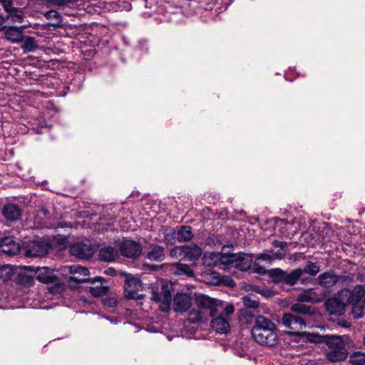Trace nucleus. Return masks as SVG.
Instances as JSON below:
<instances>
[{"mask_svg": "<svg viewBox=\"0 0 365 365\" xmlns=\"http://www.w3.org/2000/svg\"><path fill=\"white\" fill-rule=\"evenodd\" d=\"M58 240L59 241V240H60V238H59V239H58ZM61 241L60 242H61V243H62V244H63L65 242H66V241H67V238H66V237H63V238H61Z\"/></svg>", "mask_w": 365, "mask_h": 365, "instance_id": "obj_51", "label": "nucleus"}, {"mask_svg": "<svg viewBox=\"0 0 365 365\" xmlns=\"http://www.w3.org/2000/svg\"><path fill=\"white\" fill-rule=\"evenodd\" d=\"M44 215H46L48 212L47 210L43 208L41 211Z\"/></svg>", "mask_w": 365, "mask_h": 365, "instance_id": "obj_52", "label": "nucleus"}, {"mask_svg": "<svg viewBox=\"0 0 365 365\" xmlns=\"http://www.w3.org/2000/svg\"><path fill=\"white\" fill-rule=\"evenodd\" d=\"M292 310L299 314H307L311 313V307L301 303H296L292 306Z\"/></svg>", "mask_w": 365, "mask_h": 365, "instance_id": "obj_40", "label": "nucleus"}, {"mask_svg": "<svg viewBox=\"0 0 365 365\" xmlns=\"http://www.w3.org/2000/svg\"><path fill=\"white\" fill-rule=\"evenodd\" d=\"M124 289L125 296L128 299H140L145 296L140 281L131 275L126 277Z\"/></svg>", "mask_w": 365, "mask_h": 365, "instance_id": "obj_8", "label": "nucleus"}, {"mask_svg": "<svg viewBox=\"0 0 365 365\" xmlns=\"http://www.w3.org/2000/svg\"><path fill=\"white\" fill-rule=\"evenodd\" d=\"M62 272L63 273V274H71L73 275L69 277V282H76L77 284H81L86 282H90L91 283L93 284L96 282L102 283L103 280V278L101 277L89 278L88 269L78 264L65 266L62 269Z\"/></svg>", "mask_w": 365, "mask_h": 365, "instance_id": "obj_5", "label": "nucleus"}, {"mask_svg": "<svg viewBox=\"0 0 365 365\" xmlns=\"http://www.w3.org/2000/svg\"><path fill=\"white\" fill-rule=\"evenodd\" d=\"M34 275L38 281L45 284H52L48 287L49 292L52 294H58L63 291V286L54 276L53 272L47 267H38L34 272Z\"/></svg>", "mask_w": 365, "mask_h": 365, "instance_id": "obj_6", "label": "nucleus"}, {"mask_svg": "<svg viewBox=\"0 0 365 365\" xmlns=\"http://www.w3.org/2000/svg\"><path fill=\"white\" fill-rule=\"evenodd\" d=\"M365 289L362 285H357L354 289L349 290L348 289H343L341 292L340 297L343 300L346 299V303L359 304L363 303L361 300L364 296Z\"/></svg>", "mask_w": 365, "mask_h": 365, "instance_id": "obj_13", "label": "nucleus"}, {"mask_svg": "<svg viewBox=\"0 0 365 365\" xmlns=\"http://www.w3.org/2000/svg\"><path fill=\"white\" fill-rule=\"evenodd\" d=\"M274 259L273 256L271 253H262L258 255L255 262L253 263V269L255 272L259 274H263L266 272V269L263 267L259 266L258 262L259 260L266 261L268 262H271Z\"/></svg>", "mask_w": 365, "mask_h": 365, "instance_id": "obj_29", "label": "nucleus"}, {"mask_svg": "<svg viewBox=\"0 0 365 365\" xmlns=\"http://www.w3.org/2000/svg\"><path fill=\"white\" fill-rule=\"evenodd\" d=\"M2 215L7 220L16 221L21 217V210L18 205L9 203L2 208Z\"/></svg>", "mask_w": 365, "mask_h": 365, "instance_id": "obj_19", "label": "nucleus"}, {"mask_svg": "<svg viewBox=\"0 0 365 365\" xmlns=\"http://www.w3.org/2000/svg\"><path fill=\"white\" fill-rule=\"evenodd\" d=\"M302 270L304 271V273L309 274L312 276H315L319 273L320 267L317 263L309 261L307 262L304 269Z\"/></svg>", "mask_w": 365, "mask_h": 365, "instance_id": "obj_38", "label": "nucleus"}, {"mask_svg": "<svg viewBox=\"0 0 365 365\" xmlns=\"http://www.w3.org/2000/svg\"><path fill=\"white\" fill-rule=\"evenodd\" d=\"M228 284L231 287H233L235 284V283L234 282L233 280H230Z\"/></svg>", "mask_w": 365, "mask_h": 365, "instance_id": "obj_53", "label": "nucleus"}, {"mask_svg": "<svg viewBox=\"0 0 365 365\" xmlns=\"http://www.w3.org/2000/svg\"><path fill=\"white\" fill-rule=\"evenodd\" d=\"M192 304L190 297L185 293H177L173 299V309L177 312L187 311Z\"/></svg>", "mask_w": 365, "mask_h": 365, "instance_id": "obj_16", "label": "nucleus"}, {"mask_svg": "<svg viewBox=\"0 0 365 365\" xmlns=\"http://www.w3.org/2000/svg\"><path fill=\"white\" fill-rule=\"evenodd\" d=\"M7 21L6 16L4 17L2 16H0V30L4 29L5 26V23Z\"/></svg>", "mask_w": 365, "mask_h": 365, "instance_id": "obj_49", "label": "nucleus"}, {"mask_svg": "<svg viewBox=\"0 0 365 365\" xmlns=\"http://www.w3.org/2000/svg\"><path fill=\"white\" fill-rule=\"evenodd\" d=\"M242 302L245 307L250 309H257L259 305L258 297L252 294L245 296L242 298Z\"/></svg>", "mask_w": 365, "mask_h": 365, "instance_id": "obj_33", "label": "nucleus"}, {"mask_svg": "<svg viewBox=\"0 0 365 365\" xmlns=\"http://www.w3.org/2000/svg\"><path fill=\"white\" fill-rule=\"evenodd\" d=\"M287 252V243L274 240L272 243V249L270 251L274 259H283Z\"/></svg>", "mask_w": 365, "mask_h": 365, "instance_id": "obj_21", "label": "nucleus"}, {"mask_svg": "<svg viewBox=\"0 0 365 365\" xmlns=\"http://www.w3.org/2000/svg\"><path fill=\"white\" fill-rule=\"evenodd\" d=\"M325 339V344L327 346L326 356L329 361L338 362L346 359L348 351L346 349L344 336L326 335Z\"/></svg>", "mask_w": 365, "mask_h": 365, "instance_id": "obj_3", "label": "nucleus"}, {"mask_svg": "<svg viewBox=\"0 0 365 365\" xmlns=\"http://www.w3.org/2000/svg\"><path fill=\"white\" fill-rule=\"evenodd\" d=\"M103 304L108 307H113L116 305L117 301L115 298H106L103 299Z\"/></svg>", "mask_w": 365, "mask_h": 365, "instance_id": "obj_46", "label": "nucleus"}, {"mask_svg": "<svg viewBox=\"0 0 365 365\" xmlns=\"http://www.w3.org/2000/svg\"><path fill=\"white\" fill-rule=\"evenodd\" d=\"M185 259L194 261L200 258L202 255V250L196 245H186L184 249Z\"/></svg>", "mask_w": 365, "mask_h": 365, "instance_id": "obj_26", "label": "nucleus"}, {"mask_svg": "<svg viewBox=\"0 0 365 365\" xmlns=\"http://www.w3.org/2000/svg\"><path fill=\"white\" fill-rule=\"evenodd\" d=\"M89 292L91 294V295L95 297H102L108 294V287L102 285L91 287L89 289Z\"/></svg>", "mask_w": 365, "mask_h": 365, "instance_id": "obj_37", "label": "nucleus"}, {"mask_svg": "<svg viewBox=\"0 0 365 365\" xmlns=\"http://www.w3.org/2000/svg\"><path fill=\"white\" fill-rule=\"evenodd\" d=\"M252 291H254L256 293L260 294L262 296H264L266 297H270L272 296V292L268 289L262 288L259 286H255L252 288Z\"/></svg>", "mask_w": 365, "mask_h": 365, "instance_id": "obj_45", "label": "nucleus"}, {"mask_svg": "<svg viewBox=\"0 0 365 365\" xmlns=\"http://www.w3.org/2000/svg\"><path fill=\"white\" fill-rule=\"evenodd\" d=\"M151 299L156 302H160L159 309L163 312H167L170 310L171 304V293L169 286L163 284L161 285V292H159L152 288Z\"/></svg>", "mask_w": 365, "mask_h": 365, "instance_id": "obj_9", "label": "nucleus"}, {"mask_svg": "<svg viewBox=\"0 0 365 365\" xmlns=\"http://www.w3.org/2000/svg\"><path fill=\"white\" fill-rule=\"evenodd\" d=\"M361 282H363L364 283V286H365V275L361 277Z\"/></svg>", "mask_w": 365, "mask_h": 365, "instance_id": "obj_54", "label": "nucleus"}, {"mask_svg": "<svg viewBox=\"0 0 365 365\" xmlns=\"http://www.w3.org/2000/svg\"><path fill=\"white\" fill-rule=\"evenodd\" d=\"M349 363L353 365H365V353L353 352L349 356Z\"/></svg>", "mask_w": 365, "mask_h": 365, "instance_id": "obj_34", "label": "nucleus"}, {"mask_svg": "<svg viewBox=\"0 0 365 365\" xmlns=\"http://www.w3.org/2000/svg\"><path fill=\"white\" fill-rule=\"evenodd\" d=\"M304 274L302 269L298 268L291 272H285L284 283L289 285H294Z\"/></svg>", "mask_w": 365, "mask_h": 365, "instance_id": "obj_28", "label": "nucleus"}, {"mask_svg": "<svg viewBox=\"0 0 365 365\" xmlns=\"http://www.w3.org/2000/svg\"><path fill=\"white\" fill-rule=\"evenodd\" d=\"M325 296V293L322 289L319 288H312L299 294L297 300L300 302L316 303L323 301Z\"/></svg>", "mask_w": 365, "mask_h": 365, "instance_id": "obj_14", "label": "nucleus"}, {"mask_svg": "<svg viewBox=\"0 0 365 365\" xmlns=\"http://www.w3.org/2000/svg\"><path fill=\"white\" fill-rule=\"evenodd\" d=\"M120 226L122 229L123 231H129V230H134V227H133V225L131 224H129V225H125V223H124V220H121L120 221Z\"/></svg>", "mask_w": 365, "mask_h": 365, "instance_id": "obj_48", "label": "nucleus"}, {"mask_svg": "<svg viewBox=\"0 0 365 365\" xmlns=\"http://www.w3.org/2000/svg\"><path fill=\"white\" fill-rule=\"evenodd\" d=\"M284 275L285 271L279 268L273 269L269 271L270 277L272 281L276 283L284 282Z\"/></svg>", "mask_w": 365, "mask_h": 365, "instance_id": "obj_35", "label": "nucleus"}, {"mask_svg": "<svg viewBox=\"0 0 365 365\" xmlns=\"http://www.w3.org/2000/svg\"><path fill=\"white\" fill-rule=\"evenodd\" d=\"M239 355L240 356H245V353L241 352L240 354H239Z\"/></svg>", "mask_w": 365, "mask_h": 365, "instance_id": "obj_55", "label": "nucleus"}, {"mask_svg": "<svg viewBox=\"0 0 365 365\" xmlns=\"http://www.w3.org/2000/svg\"><path fill=\"white\" fill-rule=\"evenodd\" d=\"M44 16L47 19L56 20L57 22H60L61 20V16L60 14L55 10H50V11H46L44 14Z\"/></svg>", "mask_w": 365, "mask_h": 365, "instance_id": "obj_44", "label": "nucleus"}, {"mask_svg": "<svg viewBox=\"0 0 365 365\" xmlns=\"http://www.w3.org/2000/svg\"><path fill=\"white\" fill-rule=\"evenodd\" d=\"M277 223H280V225L284 224L286 225L287 222L285 220H279Z\"/></svg>", "mask_w": 365, "mask_h": 365, "instance_id": "obj_50", "label": "nucleus"}, {"mask_svg": "<svg viewBox=\"0 0 365 365\" xmlns=\"http://www.w3.org/2000/svg\"><path fill=\"white\" fill-rule=\"evenodd\" d=\"M175 267L176 269L175 273L176 274H185L188 277L193 276V272L188 265L182 263H177Z\"/></svg>", "mask_w": 365, "mask_h": 365, "instance_id": "obj_39", "label": "nucleus"}, {"mask_svg": "<svg viewBox=\"0 0 365 365\" xmlns=\"http://www.w3.org/2000/svg\"><path fill=\"white\" fill-rule=\"evenodd\" d=\"M76 1V0H45V2L49 6L62 8L69 6L70 4L74 3Z\"/></svg>", "mask_w": 365, "mask_h": 365, "instance_id": "obj_36", "label": "nucleus"}, {"mask_svg": "<svg viewBox=\"0 0 365 365\" xmlns=\"http://www.w3.org/2000/svg\"><path fill=\"white\" fill-rule=\"evenodd\" d=\"M352 310L351 314L355 319L361 318L364 314V306L363 303L359 304H351Z\"/></svg>", "mask_w": 365, "mask_h": 365, "instance_id": "obj_41", "label": "nucleus"}, {"mask_svg": "<svg viewBox=\"0 0 365 365\" xmlns=\"http://www.w3.org/2000/svg\"><path fill=\"white\" fill-rule=\"evenodd\" d=\"M193 237L191 228L189 226L181 227L177 232V240L178 242H186L190 240Z\"/></svg>", "mask_w": 365, "mask_h": 365, "instance_id": "obj_31", "label": "nucleus"}, {"mask_svg": "<svg viewBox=\"0 0 365 365\" xmlns=\"http://www.w3.org/2000/svg\"><path fill=\"white\" fill-rule=\"evenodd\" d=\"M24 250L27 257L42 256L48 252V245L46 242L38 238L26 242L24 245Z\"/></svg>", "mask_w": 365, "mask_h": 365, "instance_id": "obj_11", "label": "nucleus"}, {"mask_svg": "<svg viewBox=\"0 0 365 365\" xmlns=\"http://www.w3.org/2000/svg\"><path fill=\"white\" fill-rule=\"evenodd\" d=\"M0 250L6 255H15L19 253L20 246L14 240L13 237H6L0 240Z\"/></svg>", "mask_w": 365, "mask_h": 365, "instance_id": "obj_18", "label": "nucleus"}, {"mask_svg": "<svg viewBox=\"0 0 365 365\" xmlns=\"http://www.w3.org/2000/svg\"><path fill=\"white\" fill-rule=\"evenodd\" d=\"M227 266L234 267L241 271H247L252 267V257L246 254H233L228 250Z\"/></svg>", "mask_w": 365, "mask_h": 365, "instance_id": "obj_10", "label": "nucleus"}, {"mask_svg": "<svg viewBox=\"0 0 365 365\" xmlns=\"http://www.w3.org/2000/svg\"><path fill=\"white\" fill-rule=\"evenodd\" d=\"M146 257L152 261L160 262L164 259V250L162 247L152 245L149 247Z\"/></svg>", "mask_w": 365, "mask_h": 365, "instance_id": "obj_23", "label": "nucleus"}, {"mask_svg": "<svg viewBox=\"0 0 365 365\" xmlns=\"http://www.w3.org/2000/svg\"><path fill=\"white\" fill-rule=\"evenodd\" d=\"M282 322L285 327L292 330V332L294 334H298L299 331L306 327L305 322L302 317L289 313L283 315Z\"/></svg>", "mask_w": 365, "mask_h": 365, "instance_id": "obj_12", "label": "nucleus"}, {"mask_svg": "<svg viewBox=\"0 0 365 365\" xmlns=\"http://www.w3.org/2000/svg\"><path fill=\"white\" fill-rule=\"evenodd\" d=\"M327 309L331 314L341 315L344 312V305L336 299H329L326 303Z\"/></svg>", "mask_w": 365, "mask_h": 365, "instance_id": "obj_27", "label": "nucleus"}, {"mask_svg": "<svg viewBox=\"0 0 365 365\" xmlns=\"http://www.w3.org/2000/svg\"><path fill=\"white\" fill-rule=\"evenodd\" d=\"M38 48L37 41L33 37H26L21 45L24 53L33 52Z\"/></svg>", "mask_w": 365, "mask_h": 365, "instance_id": "obj_32", "label": "nucleus"}, {"mask_svg": "<svg viewBox=\"0 0 365 365\" xmlns=\"http://www.w3.org/2000/svg\"><path fill=\"white\" fill-rule=\"evenodd\" d=\"M8 14L6 16L7 21H10L11 24L21 23L23 21L24 16L23 12L16 8H11L9 11H6Z\"/></svg>", "mask_w": 365, "mask_h": 365, "instance_id": "obj_30", "label": "nucleus"}, {"mask_svg": "<svg viewBox=\"0 0 365 365\" xmlns=\"http://www.w3.org/2000/svg\"><path fill=\"white\" fill-rule=\"evenodd\" d=\"M220 305L225 309L210 317L212 318L210 325L217 333L227 334L230 330V321L235 312V308L231 304L225 305L222 301H220Z\"/></svg>", "mask_w": 365, "mask_h": 365, "instance_id": "obj_4", "label": "nucleus"}, {"mask_svg": "<svg viewBox=\"0 0 365 365\" xmlns=\"http://www.w3.org/2000/svg\"><path fill=\"white\" fill-rule=\"evenodd\" d=\"M195 302L197 309H192L188 316L189 322L193 324L205 323L209 320L210 316L225 309L220 305V300L205 294L197 296Z\"/></svg>", "mask_w": 365, "mask_h": 365, "instance_id": "obj_1", "label": "nucleus"}, {"mask_svg": "<svg viewBox=\"0 0 365 365\" xmlns=\"http://www.w3.org/2000/svg\"><path fill=\"white\" fill-rule=\"evenodd\" d=\"M302 334L306 335L307 340L311 342H315V343L325 342V340H326L325 339L326 335L320 336L318 334H310V333H307V332H303Z\"/></svg>", "mask_w": 365, "mask_h": 365, "instance_id": "obj_42", "label": "nucleus"}, {"mask_svg": "<svg viewBox=\"0 0 365 365\" xmlns=\"http://www.w3.org/2000/svg\"><path fill=\"white\" fill-rule=\"evenodd\" d=\"M185 246L175 247L170 250V256L175 258L185 259Z\"/></svg>", "mask_w": 365, "mask_h": 365, "instance_id": "obj_43", "label": "nucleus"}, {"mask_svg": "<svg viewBox=\"0 0 365 365\" xmlns=\"http://www.w3.org/2000/svg\"><path fill=\"white\" fill-rule=\"evenodd\" d=\"M34 271L25 268L20 271L16 276V282L23 286L30 287L34 284Z\"/></svg>", "mask_w": 365, "mask_h": 365, "instance_id": "obj_20", "label": "nucleus"}, {"mask_svg": "<svg viewBox=\"0 0 365 365\" xmlns=\"http://www.w3.org/2000/svg\"><path fill=\"white\" fill-rule=\"evenodd\" d=\"M232 246H224L220 253L206 252L202 257L203 264L207 267L222 266L225 269L227 264L228 250H232Z\"/></svg>", "mask_w": 365, "mask_h": 365, "instance_id": "obj_7", "label": "nucleus"}, {"mask_svg": "<svg viewBox=\"0 0 365 365\" xmlns=\"http://www.w3.org/2000/svg\"><path fill=\"white\" fill-rule=\"evenodd\" d=\"M72 255L81 259H88L93 255V249L90 245L85 243H76L70 248Z\"/></svg>", "mask_w": 365, "mask_h": 365, "instance_id": "obj_17", "label": "nucleus"}, {"mask_svg": "<svg viewBox=\"0 0 365 365\" xmlns=\"http://www.w3.org/2000/svg\"><path fill=\"white\" fill-rule=\"evenodd\" d=\"M276 329V325L272 321L260 315L256 317L251 332L253 339L258 344L272 346L277 343Z\"/></svg>", "mask_w": 365, "mask_h": 365, "instance_id": "obj_2", "label": "nucleus"}, {"mask_svg": "<svg viewBox=\"0 0 365 365\" xmlns=\"http://www.w3.org/2000/svg\"><path fill=\"white\" fill-rule=\"evenodd\" d=\"M120 250L125 257L135 259L141 254L142 247L135 241L126 240L122 242Z\"/></svg>", "mask_w": 365, "mask_h": 365, "instance_id": "obj_15", "label": "nucleus"}, {"mask_svg": "<svg viewBox=\"0 0 365 365\" xmlns=\"http://www.w3.org/2000/svg\"><path fill=\"white\" fill-rule=\"evenodd\" d=\"M13 0H0V3L2 4L5 11H9V9L12 8Z\"/></svg>", "mask_w": 365, "mask_h": 365, "instance_id": "obj_47", "label": "nucleus"}, {"mask_svg": "<svg viewBox=\"0 0 365 365\" xmlns=\"http://www.w3.org/2000/svg\"><path fill=\"white\" fill-rule=\"evenodd\" d=\"M363 343H364V344L365 345V336L364 337Z\"/></svg>", "mask_w": 365, "mask_h": 365, "instance_id": "obj_56", "label": "nucleus"}, {"mask_svg": "<svg viewBox=\"0 0 365 365\" xmlns=\"http://www.w3.org/2000/svg\"><path fill=\"white\" fill-rule=\"evenodd\" d=\"M24 27L9 26L5 31V38L12 43H19L23 41Z\"/></svg>", "mask_w": 365, "mask_h": 365, "instance_id": "obj_22", "label": "nucleus"}, {"mask_svg": "<svg viewBox=\"0 0 365 365\" xmlns=\"http://www.w3.org/2000/svg\"><path fill=\"white\" fill-rule=\"evenodd\" d=\"M98 256L101 260L112 262L118 257V250L113 247H104L100 250Z\"/></svg>", "mask_w": 365, "mask_h": 365, "instance_id": "obj_25", "label": "nucleus"}, {"mask_svg": "<svg viewBox=\"0 0 365 365\" xmlns=\"http://www.w3.org/2000/svg\"><path fill=\"white\" fill-rule=\"evenodd\" d=\"M339 280L337 275L332 272H326L319 276V284L324 287H331Z\"/></svg>", "mask_w": 365, "mask_h": 365, "instance_id": "obj_24", "label": "nucleus"}]
</instances>
